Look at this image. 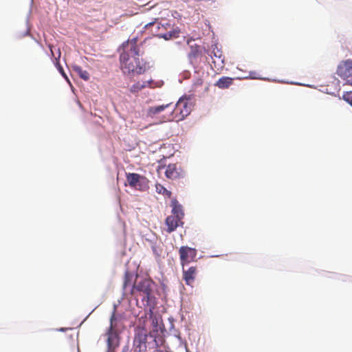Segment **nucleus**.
I'll use <instances>...</instances> for the list:
<instances>
[{
	"mask_svg": "<svg viewBox=\"0 0 352 352\" xmlns=\"http://www.w3.org/2000/svg\"><path fill=\"white\" fill-rule=\"evenodd\" d=\"M343 99L349 102L352 107V91H347L344 94Z\"/></svg>",
	"mask_w": 352,
	"mask_h": 352,
	"instance_id": "obj_20",
	"label": "nucleus"
},
{
	"mask_svg": "<svg viewBox=\"0 0 352 352\" xmlns=\"http://www.w3.org/2000/svg\"><path fill=\"white\" fill-rule=\"evenodd\" d=\"M197 274V267L196 266L190 267L188 270H185L182 267L183 279L188 285H191L196 278Z\"/></svg>",
	"mask_w": 352,
	"mask_h": 352,
	"instance_id": "obj_13",
	"label": "nucleus"
},
{
	"mask_svg": "<svg viewBox=\"0 0 352 352\" xmlns=\"http://www.w3.org/2000/svg\"><path fill=\"white\" fill-rule=\"evenodd\" d=\"M136 280L133 283L131 287V294L135 295L136 292H139L143 294L144 296L142 298V302L145 306H148L150 308V311L155 307V297L152 295V286L153 281L150 278H141L138 279L136 276Z\"/></svg>",
	"mask_w": 352,
	"mask_h": 352,
	"instance_id": "obj_2",
	"label": "nucleus"
},
{
	"mask_svg": "<svg viewBox=\"0 0 352 352\" xmlns=\"http://www.w3.org/2000/svg\"><path fill=\"white\" fill-rule=\"evenodd\" d=\"M336 73L342 78L352 76V60L349 59L341 62L338 66Z\"/></svg>",
	"mask_w": 352,
	"mask_h": 352,
	"instance_id": "obj_12",
	"label": "nucleus"
},
{
	"mask_svg": "<svg viewBox=\"0 0 352 352\" xmlns=\"http://www.w3.org/2000/svg\"><path fill=\"white\" fill-rule=\"evenodd\" d=\"M133 274L129 272L126 271L124 276L123 281V289L126 290V288L129 286H133Z\"/></svg>",
	"mask_w": 352,
	"mask_h": 352,
	"instance_id": "obj_17",
	"label": "nucleus"
},
{
	"mask_svg": "<svg viewBox=\"0 0 352 352\" xmlns=\"http://www.w3.org/2000/svg\"><path fill=\"white\" fill-rule=\"evenodd\" d=\"M72 68L82 79L85 80H88L89 79V74L86 70H83L81 67L78 65H73Z\"/></svg>",
	"mask_w": 352,
	"mask_h": 352,
	"instance_id": "obj_18",
	"label": "nucleus"
},
{
	"mask_svg": "<svg viewBox=\"0 0 352 352\" xmlns=\"http://www.w3.org/2000/svg\"><path fill=\"white\" fill-rule=\"evenodd\" d=\"M194 42L192 39H188L187 41L188 45L190 46V51L188 53V58L192 60L197 58L201 54V50L199 45L197 44H192L191 43Z\"/></svg>",
	"mask_w": 352,
	"mask_h": 352,
	"instance_id": "obj_14",
	"label": "nucleus"
},
{
	"mask_svg": "<svg viewBox=\"0 0 352 352\" xmlns=\"http://www.w3.org/2000/svg\"><path fill=\"white\" fill-rule=\"evenodd\" d=\"M165 175L168 179H177L183 178L186 175V172L177 164H170L166 166Z\"/></svg>",
	"mask_w": 352,
	"mask_h": 352,
	"instance_id": "obj_11",
	"label": "nucleus"
},
{
	"mask_svg": "<svg viewBox=\"0 0 352 352\" xmlns=\"http://www.w3.org/2000/svg\"><path fill=\"white\" fill-rule=\"evenodd\" d=\"M120 318L116 314V308L114 307L110 318V325L106 333L109 352H115L116 349L120 345Z\"/></svg>",
	"mask_w": 352,
	"mask_h": 352,
	"instance_id": "obj_3",
	"label": "nucleus"
},
{
	"mask_svg": "<svg viewBox=\"0 0 352 352\" xmlns=\"http://www.w3.org/2000/svg\"><path fill=\"white\" fill-rule=\"evenodd\" d=\"M192 104L190 99L187 98H181L176 103L174 109L171 105V113L173 114V121L179 122L183 120L191 112Z\"/></svg>",
	"mask_w": 352,
	"mask_h": 352,
	"instance_id": "obj_7",
	"label": "nucleus"
},
{
	"mask_svg": "<svg viewBox=\"0 0 352 352\" xmlns=\"http://www.w3.org/2000/svg\"><path fill=\"white\" fill-rule=\"evenodd\" d=\"M172 214L166 217L165 223L167 226L166 232L171 233L175 231L177 227L183 226L182 219L184 214L182 206L176 199L171 201Z\"/></svg>",
	"mask_w": 352,
	"mask_h": 352,
	"instance_id": "obj_4",
	"label": "nucleus"
},
{
	"mask_svg": "<svg viewBox=\"0 0 352 352\" xmlns=\"http://www.w3.org/2000/svg\"><path fill=\"white\" fill-rule=\"evenodd\" d=\"M122 352H129V346L125 345L123 346Z\"/></svg>",
	"mask_w": 352,
	"mask_h": 352,
	"instance_id": "obj_22",
	"label": "nucleus"
},
{
	"mask_svg": "<svg viewBox=\"0 0 352 352\" xmlns=\"http://www.w3.org/2000/svg\"><path fill=\"white\" fill-rule=\"evenodd\" d=\"M57 66H58V69L60 72V73L62 74V76L67 80L69 81V79L66 75V74L65 73L64 70H63V68L60 66V65L59 64L58 62H57L56 63Z\"/></svg>",
	"mask_w": 352,
	"mask_h": 352,
	"instance_id": "obj_21",
	"label": "nucleus"
},
{
	"mask_svg": "<svg viewBox=\"0 0 352 352\" xmlns=\"http://www.w3.org/2000/svg\"><path fill=\"white\" fill-rule=\"evenodd\" d=\"M233 80L232 78L223 76L214 83V86L221 89H228L233 84Z\"/></svg>",
	"mask_w": 352,
	"mask_h": 352,
	"instance_id": "obj_15",
	"label": "nucleus"
},
{
	"mask_svg": "<svg viewBox=\"0 0 352 352\" xmlns=\"http://www.w3.org/2000/svg\"><path fill=\"white\" fill-rule=\"evenodd\" d=\"M137 42V38H134L123 44L124 52L120 54V60L121 69L124 74L135 72L141 74L146 70V63H141L139 59L140 49Z\"/></svg>",
	"mask_w": 352,
	"mask_h": 352,
	"instance_id": "obj_1",
	"label": "nucleus"
},
{
	"mask_svg": "<svg viewBox=\"0 0 352 352\" xmlns=\"http://www.w3.org/2000/svg\"><path fill=\"white\" fill-rule=\"evenodd\" d=\"M152 80L137 82L130 87V91L133 94L138 93L147 87H151Z\"/></svg>",
	"mask_w": 352,
	"mask_h": 352,
	"instance_id": "obj_16",
	"label": "nucleus"
},
{
	"mask_svg": "<svg viewBox=\"0 0 352 352\" xmlns=\"http://www.w3.org/2000/svg\"><path fill=\"white\" fill-rule=\"evenodd\" d=\"M60 57V50H58V58H56V59H59Z\"/></svg>",
	"mask_w": 352,
	"mask_h": 352,
	"instance_id": "obj_25",
	"label": "nucleus"
},
{
	"mask_svg": "<svg viewBox=\"0 0 352 352\" xmlns=\"http://www.w3.org/2000/svg\"><path fill=\"white\" fill-rule=\"evenodd\" d=\"M346 83H347L348 85H351V86H352V79H351V80H347V82H346Z\"/></svg>",
	"mask_w": 352,
	"mask_h": 352,
	"instance_id": "obj_23",
	"label": "nucleus"
},
{
	"mask_svg": "<svg viewBox=\"0 0 352 352\" xmlns=\"http://www.w3.org/2000/svg\"><path fill=\"white\" fill-rule=\"evenodd\" d=\"M49 47H50V51H51V53H52V56H54V52H53V51H52V45H49Z\"/></svg>",
	"mask_w": 352,
	"mask_h": 352,
	"instance_id": "obj_24",
	"label": "nucleus"
},
{
	"mask_svg": "<svg viewBox=\"0 0 352 352\" xmlns=\"http://www.w3.org/2000/svg\"><path fill=\"white\" fill-rule=\"evenodd\" d=\"M197 251L195 248L182 246L179 250L180 263L182 267L196 260Z\"/></svg>",
	"mask_w": 352,
	"mask_h": 352,
	"instance_id": "obj_8",
	"label": "nucleus"
},
{
	"mask_svg": "<svg viewBox=\"0 0 352 352\" xmlns=\"http://www.w3.org/2000/svg\"><path fill=\"white\" fill-rule=\"evenodd\" d=\"M146 116L156 120L157 123L173 121L171 103L149 107L146 111Z\"/></svg>",
	"mask_w": 352,
	"mask_h": 352,
	"instance_id": "obj_6",
	"label": "nucleus"
},
{
	"mask_svg": "<svg viewBox=\"0 0 352 352\" xmlns=\"http://www.w3.org/2000/svg\"><path fill=\"white\" fill-rule=\"evenodd\" d=\"M147 333L144 329L138 330L133 339V352H145L146 350Z\"/></svg>",
	"mask_w": 352,
	"mask_h": 352,
	"instance_id": "obj_10",
	"label": "nucleus"
},
{
	"mask_svg": "<svg viewBox=\"0 0 352 352\" xmlns=\"http://www.w3.org/2000/svg\"><path fill=\"white\" fill-rule=\"evenodd\" d=\"M156 192L159 194H162L170 198L171 197V192L168 190L163 185L160 184H156L155 185Z\"/></svg>",
	"mask_w": 352,
	"mask_h": 352,
	"instance_id": "obj_19",
	"label": "nucleus"
},
{
	"mask_svg": "<svg viewBox=\"0 0 352 352\" xmlns=\"http://www.w3.org/2000/svg\"><path fill=\"white\" fill-rule=\"evenodd\" d=\"M156 26L157 30L155 31L156 35L160 38H163L165 40H169L179 37V30L176 28H174L172 25L166 21H161L159 23L155 21L148 23L145 25L146 29L150 27Z\"/></svg>",
	"mask_w": 352,
	"mask_h": 352,
	"instance_id": "obj_5",
	"label": "nucleus"
},
{
	"mask_svg": "<svg viewBox=\"0 0 352 352\" xmlns=\"http://www.w3.org/2000/svg\"><path fill=\"white\" fill-rule=\"evenodd\" d=\"M126 180L131 187L137 190H144L148 188L146 178L138 173L126 174Z\"/></svg>",
	"mask_w": 352,
	"mask_h": 352,
	"instance_id": "obj_9",
	"label": "nucleus"
}]
</instances>
